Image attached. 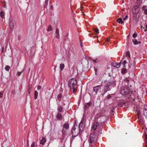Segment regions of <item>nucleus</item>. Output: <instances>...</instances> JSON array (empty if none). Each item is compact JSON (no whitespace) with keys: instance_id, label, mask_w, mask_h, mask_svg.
<instances>
[{"instance_id":"30","label":"nucleus","mask_w":147,"mask_h":147,"mask_svg":"<svg viewBox=\"0 0 147 147\" xmlns=\"http://www.w3.org/2000/svg\"><path fill=\"white\" fill-rule=\"evenodd\" d=\"M137 35V34L135 32L133 35V37L134 38H136Z\"/></svg>"},{"instance_id":"43","label":"nucleus","mask_w":147,"mask_h":147,"mask_svg":"<svg viewBox=\"0 0 147 147\" xmlns=\"http://www.w3.org/2000/svg\"><path fill=\"white\" fill-rule=\"evenodd\" d=\"M110 39V37H108V38H107V39L106 40V42H109V40Z\"/></svg>"},{"instance_id":"55","label":"nucleus","mask_w":147,"mask_h":147,"mask_svg":"<svg viewBox=\"0 0 147 147\" xmlns=\"http://www.w3.org/2000/svg\"><path fill=\"white\" fill-rule=\"evenodd\" d=\"M122 2L123 3L124 2V1L123 0H122Z\"/></svg>"},{"instance_id":"47","label":"nucleus","mask_w":147,"mask_h":147,"mask_svg":"<svg viewBox=\"0 0 147 147\" xmlns=\"http://www.w3.org/2000/svg\"><path fill=\"white\" fill-rule=\"evenodd\" d=\"M84 122V121H83L82 119L81 121L80 122V124H83V123Z\"/></svg>"},{"instance_id":"46","label":"nucleus","mask_w":147,"mask_h":147,"mask_svg":"<svg viewBox=\"0 0 147 147\" xmlns=\"http://www.w3.org/2000/svg\"><path fill=\"white\" fill-rule=\"evenodd\" d=\"M15 90H12L11 91V93L13 94H15Z\"/></svg>"},{"instance_id":"3","label":"nucleus","mask_w":147,"mask_h":147,"mask_svg":"<svg viewBox=\"0 0 147 147\" xmlns=\"http://www.w3.org/2000/svg\"><path fill=\"white\" fill-rule=\"evenodd\" d=\"M120 92L123 95H126L129 93V90L126 87L123 86L120 89Z\"/></svg>"},{"instance_id":"44","label":"nucleus","mask_w":147,"mask_h":147,"mask_svg":"<svg viewBox=\"0 0 147 147\" xmlns=\"http://www.w3.org/2000/svg\"><path fill=\"white\" fill-rule=\"evenodd\" d=\"M3 94V93L2 92H0V97L1 98L2 97V95Z\"/></svg>"},{"instance_id":"25","label":"nucleus","mask_w":147,"mask_h":147,"mask_svg":"<svg viewBox=\"0 0 147 147\" xmlns=\"http://www.w3.org/2000/svg\"><path fill=\"white\" fill-rule=\"evenodd\" d=\"M94 30L95 32H96L97 34H98L99 33V30L98 28H94Z\"/></svg>"},{"instance_id":"4","label":"nucleus","mask_w":147,"mask_h":147,"mask_svg":"<svg viewBox=\"0 0 147 147\" xmlns=\"http://www.w3.org/2000/svg\"><path fill=\"white\" fill-rule=\"evenodd\" d=\"M76 128L74 127L72 129L71 133L73 137L75 138L78 136L79 134H81L80 132H79V131L78 132L77 130L76 131Z\"/></svg>"},{"instance_id":"60","label":"nucleus","mask_w":147,"mask_h":147,"mask_svg":"<svg viewBox=\"0 0 147 147\" xmlns=\"http://www.w3.org/2000/svg\"><path fill=\"white\" fill-rule=\"evenodd\" d=\"M56 67V66H55V68Z\"/></svg>"},{"instance_id":"32","label":"nucleus","mask_w":147,"mask_h":147,"mask_svg":"<svg viewBox=\"0 0 147 147\" xmlns=\"http://www.w3.org/2000/svg\"><path fill=\"white\" fill-rule=\"evenodd\" d=\"M124 82H126L127 84H128L129 80L128 79L126 78L124 80Z\"/></svg>"},{"instance_id":"24","label":"nucleus","mask_w":147,"mask_h":147,"mask_svg":"<svg viewBox=\"0 0 147 147\" xmlns=\"http://www.w3.org/2000/svg\"><path fill=\"white\" fill-rule=\"evenodd\" d=\"M4 13L3 11H1L0 13V16L2 18H4Z\"/></svg>"},{"instance_id":"6","label":"nucleus","mask_w":147,"mask_h":147,"mask_svg":"<svg viewBox=\"0 0 147 147\" xmlns=\"http://www.w3.org/2000/svg\"><path fill=\"white\" fill-rule=\"evenodd\" d=\"M113 82H108L104 87V88L105 89L109 91L111 90V89L109 88L110 86L113 84Z\"/></svg>"},{"instance_id":"58","label":"nucleus","mask_w":147,"mask_h":147,"mask_svg":"<svg viewBox=\"0 0 147 147\" xmlns=\"http://www.w3.org/2000/svg\"><path fill=\"white\" fill-rule=\"evenodd\" d=\"M97 42H99V40H98V41H97Z\"/></svg>"},{"instance_id":"49","label":"nucleus","mask_w":147,"mask_h":147,"mask_svg":"<svg viewBox=\"0 0 147 147\" xmlns=\"http://www.w3.org/2000/svg\"><path fill=\"white\" fill-rule=\"evenodd\" d=\"M48 0H45V3H46L47 5L48 4Z\"/></svg>"},{"instance_id":"12","label":"nucleus","mask_w":147,"mask_h":147,"mask_svg":"<svg viewBox=\"0 0 147 147\" xmlns=\"http://www.w3.org/2000/svg\"><path fill=\"white\" fill-rule=\"evenodd\" d=\"M92 103L91 102H89L87 103L85 105H84V109H88L90 107L92 106Z\"/></svg>"},{"instance_id":"1","label":"nucleus","mask_w":147,"mask_h":147,"mask_svg":"<svg viewBox=\"0 0 147 147\" xmlns=\"http://www.w3.org/2000/svg\"><path fill=\"white\" fill-rule=\"evenodd\" d=\"M77 82L76 79L72 78L70 79L69 81L68 86L70 88L76 87L77 86Z\"/></svg>"},{"instance_id":"29","label":"nucleus","mask_w":147,"mask_h":147,"mask_svg":"<svg viewBox=\"0 0 147 147\" xmlns=\"http://www.w3.org/2000/svg\"><path fill=\"white\" fill-rule=\"evenodd\" d=\"M145 142L146 147H147V136H146L145 138Z\"/></svg>"},{"instance_id":"41","label":"nucleus","mask_w":147,"mask_h":147,"mask_svg":"<svg viewBox=\"0 0 147 147\" xmlns=\"http://www.w3.org/2000/svg\"><path fill=\"white\" fill-rule=\"evenodd\" d=\"M128 17V16L127 15H126L125 16V17L123 19V20H127V19Z\"/></svg>"},{"instance_id":"14","label":"nucleus","mask_w":147,"mask_h":147,"mask_svg":"<svg viewBox=\"0 0 147 147\" xmlns=\"http://www.w3.org/2000/svg\"><path fill=\"white\" fill-rule=\"evenodd\" d=\"M55 34L56 38L57 39H59V31L58 28H57L56 30Z\"/></svg>"},{"instance_id":"54","label":"nucleus","mask_w":147,"mask_h":147,"mask_svg":"<svg viewBox=\"0 0 147 147\" xmlns=\"http://www.w3.org/2000/svg\"><path fill=\"white\" fill-rule=\"evenodd\" d=\"M147 30V29H145V30H144V31H145V32H146Z\"/></svg>"},{"instance_id":"31","label":"nucleus","mask_w":147,"mask_h":147,"mask_svg":"<svg viewBox=\"0 0 147 147\" xmlns=\"http://www.w3.org/2000/svg\"><path fill=\"white\" fill-rule=\"evenodd\" d=\"M24 71V70H23V71H22L21 72H18L17 74V75L18 76H20Z\"/></svg>"},{"instance_id":"33","label":"nucleus","mask_w":147,"mask_h":147,"mask_svg":"<svg viewBox=\"0 0 147 147\" xmlns=\"http://www.w3.org/2000/svg\"><path fill=\"white\" fill-rule=\"evenodd\" d=\"M126 55L128 56L129 57H130V53L129 51H127L126 53Z\"/></svg>"},{"instance_id":"15","label":"nucleus","mask_w":147,"mask_h":147,"mask_svg":"<svg viewBox=\"0 0 147 147\" xmlns=\"http://www.w3.org/2000/svg\"><path fill=\"white\" fill-rule=\"evenodd\" d=\"M99 124V123L98 122H95L94 123L93 126L92 127V129L95 130L97 128L98 125Z\"/></svg>"},{"instance_id":"59","label":"nucleus","mask_w":147,"mask_h":147,"mask_svg":"<svg viewBox=\"0 0 147 147\" xmlns=\"http://www.w3.org/2000/svg\"><path fill=\"white\" fill-rule=\"evenodd\" d=\"M53 7L52 6V5H51V7Z\"/></svg>"},{"instance_id":"52","label":"nucleus","mask_w":147,"mask_h":147,"mask_svg":"<svg viewBox=\"0 0 147 147\" xmlns=\"http://www.w3.org/2000/svg\"><path fill=\"white\" fill-rule=\"evenodd\" d=\"M138 44H140L141 43V42L140 41L138 42Z\"/></svg>"},{"instance_id":"50","label":"nucleus","mask_w":147,"mask_h":147,"mask_svg":"<svg viewBox=\"0 0 147 147\" xmlns=\"http://www.w3.org/2000/svg\"><path fill=\"white\" fill-rule=\"evenodd\" d=\"M114 109V107H112V109L111 110V111H112V112H113V110Z\"/></svg>"},{"instance_id":"8","label":"nucleus","mask_w":147,"mask_h":147,"mask_svg":"<svg viewBox=\"0 0 147 147\" xmlns=\"http://www.w3.org/2000/svg\"><path fill=\"white\" fill-rule=\"evenodd\" d=\"M122 61V60H121L120 61V63H117L115 62H112V63L111 65L114 67L117 68H119L120 67L122 63L121 62Z\"/></svg>"},{"instance_id":"42","label":"nucleus","mask_w":147,"mask_h":147,"mask_svg":"<svg viewBox=\"0 0 147 147\" xmlns=\"http://www.w3.org/2000/svg\"><path fill=\"white\" fill-rule=\"evenodd\" d=\"M1 52L2 53L4 52V47H2L1 48Z\"/></svg>"},{"instance_id":"45","label":"nucleus","mask_w":147,"mask_h":147,"mask_svg":"<svg viewBox=\"0 0 147 147\" xmlns=\"http://www.w3.org/2000/svg\"><path fill=\"white\" fill-rule=\"evenodd\" d=\"M103 91L105 93H106L107 91H108V90H106L104 88L103 90Z\"/></svg>"},{"instance_id":"38","label":"nucleus","mask_w":147,"mask_h":147,"mask_svg":"<svg viewBox=\"0 0 147 147\" xmlns=\"http://www.w3.org/2000/svg\"><path fill=\"white\" fill-rule=\"evenodd\" d=\"M82 120H83V121H85L86 117L84 115H83V116Z\"/></svg>"},{"instance_id":"35","label":"nucleus","mask_w":147,"mask_h":147,"mask_svg":"<svg viewBox=\"0 0 147 147\" xmlns=\"http://www.w3.org/2000/svg\"><path fill=\"white\" fill-rule=\"evenodd\" d=\"M62 95L61 94H59L57 96V97L58 98H61L62 97Z\"/></svg>"},{"instance_id":"57","label":"nucleus","mask_w":147,"mask_h":147,"mask_svg":"<svg viewBox=\"0 0 147 147\" xmlns=\"http://www.w3.org/2000/svg\"><path fill=\"white\" fill-rule=\"evenodd\" d=\"M145 113V112H144V115H145V113Z\"/></svg>"},{"instance_id":"51","label":"nucleus","mask_w":147,"mask_h":147,"mask_svg":"<svg viewBox=\"0 0 147 147\" xmlns=\"http://www.w3.org/2000/svg\"><path fill=\"white\" fill-rule=\"evenodd\" d=\"M93 61L94 62H96V59H95V60H93Z\"/></svg>"},{"instance_id":"22","label":"nucleus","mask_w":147,"mask_h":147,"mask_svg":"<svg viewBox=\"0 0 147 147\" xmlns=\"http://www.w3.org/2000/svg\"><path fill=\"white\" fill-rule=\"evenodd\" d=\"M132 41L134 45L138 44V41L136 39H133Z\"/></svg>"},{"instance_id":"9","label":"nucleus","mask_w":147,"mask_h":147,"mask_svg":"<svg viewBox=\"0 0 147 147\" xmlns=\"http://www.w3.org/2000/svg\"><path fill=\"white\" fill-rule=\"evenodd\" d=\"M102 86V85H98L93 87V91L95 92L96 94H97V92L100 89L101 87Z\"/></svg>"},{"instance_id":"2","label":"nucleus","mask_w":147,"mask_h":147,"mask_svg":"<svg viewBox=\"0 0 147 147\" xmlns=\"http://www.w3.org/2000/svg\"><path fill=\"white\" fill-rule=\"evenodd\" d=\"M98 137L94 133L91 134L90 137V144H95V142L97 141Z\"/></svg>"},{"instance_id":"28","label":"nucleus","mask_w":147,"mask_h":147,"mask_svg":"<svg viewBox=\"0 0 147 147\" xmlns=\"http://www.w3.org/2000/svg\"><path fill=\"white\" fill-rule=\"evenodd\" d=\"M126 63H127V61H126V60H124L123 61V62L122 63V65H123V67H125V65Z\"/></svg>"},{"instance_id":"16","label":"nucleus","mask_w":147,"mask_h":147,"mask_svg":"<svg viewBox=\"0 0 147 147\" xmlns=\"http://www.w3.org/2000/svg\"><path fill=\"white\" fill-rule=\"evenodd\" d=\"M46 140L45 138L43 137L42 139L40 140V143L42 145H43L46 142Z\"/></svg>"},{"instance_id":"37","label":"nucleus","mask_w":147,"mask_h":147,"mask_svg":"<svg viewBox=\"0 0 147 147\" xmlns=\"http://www.w3.org/2000/svg\"><path fill=\"white\" fill-rule=\"evenodd\" d=\"M41 88V86L40 85H38L37 86V89L40 90Z\"/></svg>"},{"instance_id":"21","label":"nucleus","mask_w":147,"mask_h":147,"mask_svg":"<svg viewBox=\"0 0 147 147\" xmlns=\"http://www.w3.org/2000/svg\"><path fill=\"white\" fill-rule=\"evenodd\" d=\"M57 110L59 112L61 113L62 112L63 110V108L61 106L58 107L57 108Z\"/></svg>"},{"instance_id":"7","label":"nucleus","mask_w":147,"mask_h":147,"mask_svg":"<svg viewBox=\"0 0 147 147\" xmlns=\"http://www.w3.org/2000/svg\"><path fill=\"white\" fill-rule=\"evenodd\" d=\"M138 7L137 5H134L132 8V13L134 14H136L138 12V11L137 10Z\"/></svg>"},{"instance_id":"39","label":"nucleus","mask_w":147,"mask_h":147,"mask_svg":"<svg viewBox=\"0 0 147 147\" xmlns=\"http://www.w3.org/2000/svg\"><path fill=\"white\" fill-rule=\"evenodd\" d=\"M111 98V96L110 94H109L107 96V98L108 99H110Z\"/></svg>"},{"instance_id":"20","label":"nucleus","mask_w":147,"mask_h":147,"mask_svg":"<svg viewBox=\"0 0 147 147\" xmlns=\"http://www.w3.org/2000/svg\"><path fill=\"white\" fill-rule=\"evenodd\" d=\"M126 69L124 68L122 69L121 71V73L122 74H124L126 73Z\"/></svg>"},{"instance_id":"26","label":"nucleus","mask_w":147,"mask_h":147,"mask_svg":"<svg viewBox=\"0 0 147 147\" xmlns=\"http://www.w3.org/2000/svg\"><path fill=\"white\" fill-rule=\"evenodd\" d=\"M10 68V67L8 65H7L5 66V70L7 71H9V70Z\"/></svg>"},{"instance_id":"10","label":"nucleus","mask_w":147,"mask_h":147,"mask_svg":"<svg viewBox=\"0 0 147 147\" xmlns=\"http://www.w3.org/2000/svg\"><path fill=\"white\" fill-rule=\"evenodd\" d=\"M79 132H80L82 133V131H83L84 126L82 124H79Z\"/></svg>"},{"instance_id":"56","label":"nucleus","mask_w":147,"mask_h":147,"mask_svg":"<svg viewBox=\"0 0 147 147\" xmlns=\"http://www.w3.org/2000/svg\"><path fill=\"white\" fill-rule=\"evenodd\" d=\"M146 28H147V25H146Z\"/></svg>"},{"instance_id":"13","label":"nucleus","mask_w":147,"mask_h":147,"mask_svg":"<svg viewBox=\"0 0 147 147\" xmlns=\"http://www.w3.org/2000/svg\"><path fill=\"white\" fill-rule=\"evenodd\" d=\"M56 117L58 120H61L63 119V117L62 115L60 113H58L56 115Z\"/></svg>"},{"instance_id":"34","label":"nucleus","mask_w":147,"mask_h":147,"mask_svg":"<svg viewBox=\"0 0 147 147\" xmlns=\"http://www.w3.org/2000/svg\"><path fill=\"white\" fill-rule=\"evenodd\" d=\"M35 143L34 142H33L31 145V147H35Z\"/></svg>"},{"instance_id":"48","label":"nucleus","mask_w":147,"mask_h":147,"mask_svg":"<svg viewBox=\"0 0 147 147\" xmlns=\"http://www.w3.org/2000/svg\"><path fill=\"white\" fill-rule=\"evenodd\" d=\"M105 93V92L103 91H102V92L101 94L102 96H103Z\"/></svg>"},{"instance_id":"53","label":"nucleus","mask_w":147,"mask_h":147,"mask_svg":"<svg viewBox=\"0 0 147 147\" xmlns=\"http://www.w3.org/2000/svg\"><path fill=\"white\" fill-rule=\"evenodd\" d=\"M81 47H82V44L81 42Z\"/></svg>"},{"instance_id":"19","label":"nucleus","mask_w":147,"mask_h":147,"mask_svg":"<svg viewBox=\"0 0 147 147\" xmlns=\"http://www.w3.org/2000/svg\"><path fill=\"white\" fill-rule=\"evenodd\" d=\"M65 67V65L64 64L61 63L60 65V67L59 68L61 70H63L64 69Z\"/></svg>"},{"instance_id":"27","label":"nucleus","mask_w":147,"mask_h":147,"mask_svg":"<svg viewBox=\"0 0 147 147\" xmlns=\"http://www.w3.org/2000/svg\"><path fill=\"white\" fill-rule=\"evenodd\" d=\"M72 88L73 89V92L75 93L76 92L77 89L76 88V87H74V88Z\"/></svg>"},{"instance_id":"17","label":"nucleus","mask_w":147,"mask_h":147,"mask_svg":"<svg viewBox=\"0 0 147 147\" xmlns=\"http://www.w3.org/2000/svg\"><path fill=\"white\" fill-rule=\"evenodd\" d=\"M117 22L119 23H121V24H123L124 22L122 21V19L121 18H119L117 20Z\"/></svg>"},{"instance_id":"11","label":"nucleus","mask_w":147,"mask_h":147,"mask_svg":"<svg viewBox=\"0 0 147 147\" xmlns=\"http://www.w3.org/2000/svg\"><path fill=\"white\" fill-rule=\"evenodd\" d=\"M142 9L144 11V14L147 15V7L146 5H144L142 7Z\"/></svg>"},{"instance_id":"18","label":"nucleus","mask_w":147,"mask_h":147,"mask_svg":"<svg viewBox=\"0 0 147 147\" xmlns=\"http://www.w3.org/2000/svg\"><path fill=\"white\" fill-rule=\"evenodd\" d=\"M34 99H36L37 98L38 96V92L36 90H35L34 92Z\"/></svg>"},{"instance_id":"36","label":"nucleus","mask_w":147,"mask_h":147,"mask_svg":"<svg viewBox=\"0 0 147 147\" xmlns=\"http://www.w3.org/2000/svg\"><path fill=\"white\" fill-rule=\"evenodd\" d=\"M31 87H29V88L28 89V91L29 94L30 93V92L31 91Z\"/></svg>"},{"instance_id":"23","label":"nucleus","mask_w":147,"mask_h":147,"mask_svg":"<svg viewBox=\"0 0 147 147\" xmlns=\"http://www.w3.org/2000/svg\"><path fill=\"white\" fill-rule=\"evenodd\" d=\"M52 28L51 26H49L48 27V29H47V31H52Z\"/></svg>"},{"instance_id":"40","label":"nucleus","mask_w":147,"mask_h":147,"mask_svg":"<svg viewBox=\"0 0 147 147\" xmlns=\"http://www.w3.org/2000/svg\"><path fill=\"white\" fill-rule=\"evenodd\" d=\"M90 147H95V144H90Z\"/></svg>"},{"instance_id":"5","label":"nucleus","mask_w":147,"mask_h":147,"mask_svg":"<svg viewBox=\"0 0 147 147\" xmlns=\"http://www.w3.org/2000/svg\"><path fill=\"white\" fill-rule=\"evenodd\" d=\"M63 128L62 131L63 134H65V133L66 132L67 130L69 128V125L68 123H65L63 125Z\"/></svg>"}]
</instances>
